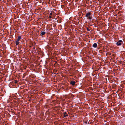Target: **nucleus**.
Masks as SVG:
<instances>
[{"mask_svg":"<svg viewBox=\"0 0 125 125\" xmlns=\"http://www.w3.org/2000/svg\"><path fill=\"white\" fill-rule=\"evenodd\" d=\"M52 14V13H50V15H51Z\"/></svg>","mask_w":125,"mask_h":125,"instance_id":"obj_10","label":"nucleus"},{"mask_svg":"<svg viewBox=\"0 0 125 125\" xmlns=\"http://www.w3.org/2000/svg\"><path fill=\"white\" fill-rule=\"evenodd\" d=\"M122 43L123 42L122 41L120 40L117 42L116 45L117 46H119L121 45Z\"/></svg>","mask_w":125,"mask_h":125,"instance_id":"obj_2","label":"nucleus"},{"mask_svg":"<svg viewBox=\"0 0 125 125\" xmlns=\"http://www.w3.org/2000/svg\"><path fill=\"white\" fill-rule=\"evenodd\" d=\"M97 46V44L96 43H94L93 45V47L94 48H96Z\"/></svg>","mask_w":125,"mask_h":125,"instance_id":"obj_3","label":"nucleus"},{"mask_svg":"<svg viewBox=\"0 0 125 125\" xmlns=\"http://www.w3.org/2000/svg\"><path fill=\"white\" fill-rule=\"evenodd\" d=\"M49 18H51V16H49Z\"/></svg>","mask_w":125,"mask_h":125,"instance_id":"obj_9","label":"nucleus"},{"mask_svg":"<svg viewBox=\"0 0 125 125\" xmlns=\"http://www.w3.org/2000/svg\"><path fill=\"white\" fill-rule=\"evenodd\" d=\"M68 115L66 114V112H65L64 113V117H66V116H67Z\"/></svg>","mask_w":125,"mask_h":125,"instance_id":"obj_7","label":"nucleus"},{"mask_svg":"<svg viewBox=\"0 0 125 125\" xmlns=\"http://www.w3.org/2000/svg\"><path fill=\"white\" fill-rule=\"evenodd\" d=\"M75 82L74 81H71V84L73 85H74L75 84Z\"/></svg>","mask_w":125,"mask_h":125,"instance_id":"obj_4","label":"nucleus"},{"mask_svg":"<svg viewBox=\"0 0 125 125\" xmlns=\"http://www.w3.org/2000/svg\"><path fill=\"white\" fill-rule=\"evenodd\" d=\"M45 32L43 31L42 32H41V35L43 36L45 34Z\"/></svg>","mask_w":125,"mask_h":125,"instance_id":"obj_6","label":"nucleus"},{"mask_svg":"<svg viewBox=\"0 0 125 125\" xmlns=\"http://www.w3.org/2000/svg\"><path fill=\"white\" fill-rule=\"evenodd\" d=\"M16 45H18L19 44V41H16Z\"/></svg>","mask_w":125,"mask_h":125,"instance_id":"obj_8","label":"nucleus"},{"mask_svg":"<svg viewBox=\"0 0 125 125\" xmlns=\"http://www.w3.org/2000/svg\"><path fill=\"white\" fill-rule=\"evenodd\" d=\"M91 12H88L85 15V17L88 20H91L92 19V16L91 15Z\"/></svg>","mask_w":125,"mask_h":125,"instance_id":"obj_1","label":"nucleus"},{"mask_svg":"<svg viewBox=\"0 0 125 125\" xmlns=\"http://www.w3.org/2000/svg\"><path fill=\"white\" fill-rule=\"evenodd\" d=\"M21 39V36H19L18 37V39H17L16 41H19Z\"/></svg>","mask_w":125,"mask_h":125,"instance_id":"obj_5","label":"nucleus"}]
</instances>
